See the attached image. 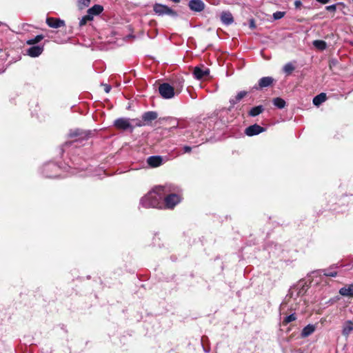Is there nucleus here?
Segmentation results:
<instances>
[{
    "label": "nucleus",
    "instance_id": "obj_1",
    "mask_svg": "<svg viewBox=\"0 0 353 353\" xmlns=\"http://www.w3.org/2000/svg\"><path fill=\"white\" fill-rule=\"evenodd\" d=\"M172 190L170 185L157 186L141 198L140 205L145 208H164L163 197Z\"/></svg>",
    "mask_w": 353,
    "mask_h": 353
},
{
    "label": "nucleus",
    "instance_id": "obj_2",
    "mask_svg": "<svg viewBox=\"0 0 353 353\" xmlns=\"http://www.w3.org/2000/svg\"><path fill=\"white\" fill-rule=\"evenodd\" d=\"M168 192L163 197L164 207L172 209L181 201V196L178 194H169Z\"/></svg>",
    "mask_w": 353,
    "mask_h": 353
},
{
    "label": "nucleus",
    "instance_id": "obj_3",
    "mask_svg": "<svg viewBox=\"0 0 353 353\" xmlns=\"http://www.w3.org/2000/svg\"><path fill=\"white\" fill-rule=\"evenodd\" d=\"M159 92L161 96L166 99H172L176 93L174 87L167 83H163L159 85Z\"/></svg>",
    "mask_w": 353,
    "mask_h": 353
},
{
    "label": "nucleus",
    "instance_id": "obj_4",
    "mask_svg": "<svg viewBox=\"0 0 353 353\" xmlns=\"http://www.w3.org/2000/svg\"><path fill=\"white\" fill-rule=\"evenodd\" d=\"M153 10L154 13L159 16H163L165 14L170 16H176V12H174L173 10H172L167 6L161 3H155L153 6Z\"/></svg>",
    "mask_w": 353,
    "mask_h": 353
},
{
    "label": "nucleus",
    "instance_id": "obj_5",
    "mask_svg": "<svg viewBox=\"0 0 353 353\" xmlns=\"http://www.w3.org/2000/svg\"><path fill=\"white\" fill-rule=\"evenodd\" d=\"M157 113L154 111H148L145 112L142 115V121H139L136 125L141 127L145 125H148L150 122L155 120L157 118Z\"/></svg>",
    "mask_w": 353,
    "mask_h": 353
},
{
    "label": "nucleus",
    "instance_id": "obj_6",
    "mask_svg": "<svg viewBox=\"0 0 353 353\" xmlns=\"http://www.w3.org/2000/svg\"><path fill=\"white\" fill-rule=\"evenodd\" d=\"M210 74V69L203 65L196 66L194 68L193 75L195 79L201 80L208 77Z\"/></svg>",
    "mask_w": 353,
    "mask_h": 353
},
{
    "label": "nucleus",
    "instance_id": "obj_7",
    "mask_svg": "<svg viewBox=\"0 0 353 353\" xmlns=\"http://www.w3.org/2000/svg\"><path fill=\"white\" fill-rule=\"evenodd\" d=\"M265 129L257 124L252 125L249 127H248L245 130V133L246 135L249 137H252L254 135H257L263 132H264Z\"/></svg>",
    "mask_w": 353,
    "mask_h": 353
},
{
    "label": "nucleus",
    "instance_id": "obj_8",
    "mask_svg": "<svg viewBox=\"0 0 353 353\" xmlns=\"http://www.w3.org/2000/svg\"><path fill=\"white\" fill-rule=\"evenodd\" d=\"M191 10L194 12H201L205 9V3L201 0H190L188 3Z\"/></svg>",
    "mask_w": 353,
    "mask_h": 353
},
{
    "label": "nucleus",
    "instance_id": "obj_9",
    "mask_svg": "<svg viewBox=\"0 0 353 353\" xmlns=\"http://www.w3.org/2000/svg\"><path fill=\"white\" fill-rule=\"evenodd\" d=\"M114 126L120 130H127L131 128L130 119L126 118H120L114 121Z\"/></svg>",
    "mask_w": 353,
    "mask_h": 353
},
{
    "label": "nucleus",
    "instance_id": "obj_10",
    "mask_svg": "<svg viewBox=\"0 0 353 353\" xmlns=\"http://www.w3.org/2000/svg\"><path fill=\"white\" fill-rule=\"evenodd\" d=\"M274 79L270 77H262L259 81L258 85H255L254 89L263 88L270 86L273 83Z\"/></svg>",
    "mask_w": 353,
    "mask_h": 353
},
{
    "label": "nucleus",
    "instance_id": "obj_11",
    "mask_svg": "<svg viewBox=\"0 0 353 353\" xmlns=\"http://www.w3.org/2000/svg\"><path fill=\"white\" fill-rule=\"evenodd\" d=\"M148 164L152 168H157L163 163V158L160 156H151L147 159Z\"/></svg>",
    "mask_w": 353,
    "mask_h": 353
},
{
    "label": "nucleus",
    "instance_id": "obj_12",
    "mask_svg": "<svg viewBox=\"0 0 353 353\" xmlns=\"http://www.w3.org/2000/svg\"><path fill=\"white\" fill-rule=\"evenodd\" d=\"M46 23L48 25V26L53 28H58L65 26V23L63 20L52 17L47 18Z\"/></svg>",
    "mask_w": 353,
    "mask_h": 353
},
{
    "label": "nucleus",
    "instance_id": "obj_13",
    "mask_svg": "<svg viewBox=\"0 0 353 353\" xmlns=\"http://www.w3.org/2000/svg\"><path fill=\"white\" fill-rule=\"evenodd\" d=\"M221 21L223 24L229 26L234 22V18L231 12L223 11L221 14Z\"/></svg>",
    "mask_w": 353,
    "mask_h": 353
},
{
    "label": "nucleus",
    "instance_id": "obj_14",
    "mask_svg": "<svg viewBox=\"0 0 353 353\" xmlns=\"http://www.w3.org/2000/svg\"><path fill=\"white\" fill-rule=\"evenodd\" d=\"M43 51V47L40 46H34L28 50V54L31 57H39Z\"/></svg>",
    "mask_w": 353,
    "mask_h": 353
},
{
    "label": "nucleus",
    "instance_id": "obj_15",
    "mask_svg": "<svg viewBox=\"0 0 353 353\" xmlns=\"http://www.w3.org/2000/svg\"><path fill=\"white\" fill-rule=\"evenodd\" d=\"M339 294L343 296L353 297V284H350L341 288Z\"/></svg>",
    "mask_w": 353,
    "mask_h": 353
},
{
    "label": "nucleus",
    "instance_id": "obj_16",
    "mask_svg": "<svg viewBox=\"0 0 353 353\" xmlns=\"http://www.w3.org/2000/svg\"><path fill=\"white\" fill-rule=\"evenodd\" d=\"M353 331V323L351 321H347L343 326L342 334L345 336H348L351 332Z\"/></svg>",
    "mask_w": 353,
    "mask_h": 353
},
{
    "label": "nucleus",
    "instance_id": "obj_17",
    "mask_svg": "<svg viewBox=\"0 0 353 353\" xmlns=\"http://www.w3.org/2000/svg\"><path fill=\"white\" fill-rule=\"evenodd\" d=\"M315 330L316 326L314 325L309 324L303 329L301 332V336L303 338L307 337L311 335Z\"/></svg>",
    "mask_w": 353,
    "mask_h": 353
},
{
    "label": "nucleus",
    "instance_id": "obj_18",
    "mask_svg": "<svg viewBox=\"0 0 353 353\" xmlns=\"http://www.w3.org/2000/svg\"><path fill=\"white\" fill-rule=\"evenodd\" d=\"M103 8L100 5H94L88 10V14H90L92 17L94 15H98L102 12Z\"/></svg>",
    "mask_w": 353,
    "mask_h": 353
},
{
    "label": "nucleus",
    "instance_id": "obj_19",
    "mask_svg": "<svg viewBox=\"0 0 353 353\" xmlns=\"http://www.w3.org/2000/svg\"><path fill=\"white\" fill-rule=\"evenodd\" d=\"M247 94L248 92L246 91L239 92L234 98L230 99V103L231 105L233 107L236 103L239 102L243 97H245Z\"/></svg>",
    "mask_w": 353,
    "mask_h": 353
},
{
    "label": "nucleus",
    "instance_id": "obj_20",
    "mask_svg": "<svg viewBox=\"0 0 353 353\" xmlns=\"http://www.w3.org/2000/svg\"><path fill=\"white\" fill-rule=\"evenodd\" d=\"M333 269L334 267L332 266L329 269L321 270L319 272L325 276L335 277L337 275V272Z\"/></svg>",
    "mask_w": 353,
    "mask_h": 353
},
{
    "label": "nucleus",
    "instance_id": "obj_21",
    "mask_svg": "<svg viewBox=\"0 0 353 353\" xmlns=\"http://www.w3.org/2000/svg\"><path fill=\"white\" fill-rule=\"evenodd\" d=\"M326 100V94L325 93H321L313 99V103L319 106Z\"/></svg>",
    "mask_w": 353,
    "mask_h": 353
},
{
    "label": "nucleus",
    "instance_id": "obj_22",
    "mask_svg": "<svg viewBox=\"0 0 353 353\" xmlns=\"http://www.w3.org/2000/svg\"><path fill=\"white\" fill-rule=\"evenodd\" d=\"M263 110H264V108H263V105H258V106L252 108L250 110L249 115L251 117H256V116L260 114L261 113H262Z\"/></svg>",
    "mask_w": 353,
    "mask_h": 353
},
{
    "label": "nucleus",
    "instance_id": "obj_23",
    "mask_svg": "<svg viewBox=\"0 0 353 353\" xmlns=\"http://www.w3.org/2000/svg\"><path fill=\"white\" fill-rule=\"evenodd\" d=\"M184 81L182 79H179L177 81L174 83V91L176 94L180 93L183 87Z\"/></svg>",
    "mask_w": 353,
    "mask_h": 353
},
{
    "label": "nucleus",
    "instance_id": "obj_24",
    "mask_svg": "<svg viewBox=\"0 0 353 353\" xmlns=\"http://www.w3.org/2000/svg\"><path fill=\"white\" fill-rule=\"evenodd\" d=\"M313 46L321 50H323L326 48V43L323 40H315L313 41Z\"/></svg>",
    "mask_w": 353,
    "mask_h": 353
},
{
    "label": "nucleus",
    "instance_id": "obj_25",
    "mask_svg": "<svg viewBox=\"0 0 353 353\" xmlns=\"http://www.w3.org/2000/svg\"><path fill=\"white\" fill-rule=\"evenodd\" d=\"M170 123L172 125V128H183V121H179L174 118H170Z\"/></svg>",
    "mask_w": 353,
    "mask_h": 353
},
{
    "label": "nucleus",
    "instance_id": "obj_26",
    "mask_svg": "<svg viewBox=\"0 0 353 353\" xmlns=\"http://www.w3.org/2000/svg\"><path fill=\"white\" fill-rule=\"evenodd\" d=\"M273 103L276 107L280 109L283 108L285 106V101L279 97L275 98L273 100Z\"/></svg>",
    "mask_w": 353,
    "mask_h": 353
},
{
    "label": "nucleus",
    "instance_id": "obj_27",
    "mask_svg": "<svg viewBox=\"0 0 353 353\" xmlns=\"http://www.w3.org/2000/svg\"><path fill=\"white\" fill-rule=\"evenodd\" d=\"M294 66L292 63H288L283 66V71L288 75L290 74L294 70Z\"/></svg>",
    "mask_w": 353,
    "mask_h": 353
},
{
    "label": "nucleus",
    "instance_id": "obj_28",
    "mask_svg": "<svg viewBox=\"0 0 353 353\" xmlns=\"http://www.w3.org/2000/svg\"><path fill=\"white\" fill-rule=\"evenodd\" d=\"M43 39V36L40 34V35H37L33 39H29L27 41V44L28 45H33V44H35V43H39V41H41L42 39Z\"/></svg>",
    "mask_w": 353,
    "mask_h": 353
},
{
    "label": "nucleus",
    "instance_id": "obj_29",
    "mask_svg": "<svg viewBox=\"0 0 353 353\" xmlns=\"http://www.w3.org/2000/svg\"><path fill=\"white\" fill-rule=\"evenodd\" d=\"M92 17L90 14H87L86 15L83 16L80 20L79 26H83L85 25L88 21H92Z\"/></svg>",
    "mask_w": 353,
    "mask_h": 353
},
{
    "label": "nucleus",
    "instance_id": "obj_30",
    "mask_svg": "<svg viewBox=\"0 0 353 353\" xmlns=\"http://www.w3.org/2000/svg\"><path fill=\"white\" fill-rule=\"evenodd\" d=\"M296 319V315L295 314H292L289 316H287L284 319H283V323L284 325H287L289 323L292 322V321H294Z\"/></svg>",
    "mask_w": 353,
    "mask_h": 353
},
{
    "label": "nucleus",
    "instance_id": "obj_31",
    "mask_svg": "<svg viewBox=\"0 0 353 353\" xmlns=\"http://www.w3.org/2000/svg\"><path fill=\"white\" fill-rule=\"evenodd\" d=\"M285 15V12H276L273 14V17L274 19L277 20V19H280L281 18H283Z\"/></svg>",
    "mask_w": 353,
    "mask_h": 353
},
{
    "label": "nucleus",
    "instance_id": "obj_32",
    "mask_svg": "<svg viewBox=\"0 0 353 353\" xmlns=\"http://www.w3.org/2000/svg\"><path fill=\"white\" fill-rule=\"evenodd\" d=\"M183 150L184 153H188L190 152L192 150V148L188 145H185L183 148Z\"/></svg>",
    "mask_w": 353,
    "mask_h": 353
},
{
    "label": "nucleus",
    "instance_id": "obj_33",
    "mask_svg": "<svg viewBox=\"0 0 353 353\" xmlns=\"http://www.w3.org/2000/svg\"><path fill=\"white\" fill-rule=\"evenodd\" d=\"M250 28L251 29H254L256 28L255 22L254 19H250L249 23Z\"/></svg>",
    "mask_w": 353,
    "mask_h": 353
},
{
    "label": "nucleus",
    "instance_id": "obj_34",
    "mask_svg": "<svg viewBox=\"0 0 353 353\" xmlns=\"http://www.w3.org/2000/svg\"><path fill=\"white\" fill-rule=\"evenodd\" d=\"M326 9L328 11H333L334 12L336 10V6L335 5H331L326 7Z\"/></svg>",
    "mask_w": 353,
    "mask_h": 353
},
{
    "label": "nucleus",
    "instance_id": "obj_35",
    "mask_svg": "<svg viewBox=\"0 0 353 353\" xmlns=\"http://www.w3.org/2000/svg\"><path fill=\"white\" fill-rule=\"evenodd\" d=\"M294 6L296 8H299L302 6V3L301 1H295Z\"/></svg>",
    "mask_w": 353,
    "mask_h": 353
},
{
    "label": "nucleus",
    "instance_id": "obj_36",
    "mask_svg": "<svg viewBox=\"0 0 353 353\" xmlns=\"http://www.w3.org/2000/svg\"><path fill=\"white\" fill-rule=\"evenodd\" d=\"M199 136H200V133H199V132H196V134H195V135L192 134V137H189L188 135H187V137H188L189 139H192V138H195V137H199Z\"/></svg>",
    "mask_w": 353,
    "mask_h": 353
},
{
    "label": "nucleus",
    "instance_id": "obj_37",
    "mask_svg": "<svg viewBox=\"0 0 353 353\" xmlns=\"http://www.w3.org/2000/svg\"><path fill=\"white\" fill-rule=\"evenodd\" d=\"M111 90V87L108 85H105V92L108 93Z\"/></svg>",
    "mask_w": 353,
    "mask_h": 353
},
{
    "label": "nucleus",
    "instance_id": "obj_38",
    "mask_svg": "<svg viewBox=\"0 0 353 353\" xmlns=\"http://www.w3.org/2000/svg\"><path fill=\"white\" fill-rule=\"evenodd\" d=\"M316 1L318 2L323 3V4L327 3L330 1V0H316Z\"/></svg>",
    "mask_w": 353,
    "mask_h": 353
},
{
    "label": "nucleus",
    "instance_id": "obj_39",
    "mask_svg": "<svg viewBox=\"0 0 353 353\" xmlns=\"http://www.w3.org/2000/svg\"><path fill=\"white\" fill-rule=\"evenodd\" d=\"M78 135H79V132L77 130L75 131L74 133L70 134V137H77Z\"/></svg>",
    "mask_w": 353,
    "mask_h": 353
},
{
    "label": "nucleus",
    "instance_id": "obj_40",
    "mask_svg": "<svg viewBox=\"0 0 353 353\" xmlns=\"http://www.w3.org/2000/svg\"><path fill=\"white\" fill-rule=\"evenodd\" d=\"M85 5L88 6L90 3V0H84Z\"/></svg>",
    "mask_w": 353,
    "mask_h": 353
},
{
    "label": "nucleus",
    "instance_id": "obj_41",
    "mask_svg": "<svg viewBox=\"0 0 353 353\" xmlns=\"http://www.w3.org/2000/svg\"><path fill=\"white\" fill-rule=\"evenodd\" d=\"M172 1L175 2V3H178V2H179L180 0H172Z\"/></svg>",
    "mask_w": 353,
    "mask_h": 353
}]
</instances>
